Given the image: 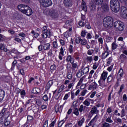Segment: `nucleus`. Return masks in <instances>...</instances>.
<instances>
[{"label":"nucleus","mask_w":127,"mask_h":127,"mask_svg":"<svg viewBox=\"0 0 127 127\" xmlns=\"http://www.w3.org/2000/svg\"><path fill=\"white\" fill-rule=\"evenodd\" d=\"M18 9L23 13H24V14H26V15L30 16L33 13L31 8L24 4H21L18 5Z\"/></svg>","instance_id":"1"},{"label":"nucleus","mask_w":127,"mask_h":127,"mask_svg":"<svg viewBox=\"0 0 127 127\" xmlns=\"http://www.w3.org/2000/svg\"><path fill=\"white\" fill-rule=\"evenodd\" d=\"M113 22L114 19H113V17L108 16L104 18L103 23L104 27H106L107 29H111L113 27Z\"/></svg>","instance_id":"2"},{"label":"nucleus","mask_w":127,"mask_h":127,"mask_svg":"<svg viewBox=\"0 0 127 127\" xmlns=\"http://www.w3.org/2000/svg\"><path fill=\"white\" fill-rule=\"evenodd\" d=\"M111 10L114 12H119L121 4L118 0H111L110 3Z\"/></svg>","instance_id":"3"},{"label":"nucleus","mask_w":127,"mask_h":127,"mask_svg":"<svg viewBox=\"0 0 127 127\" xmlns=\"http://www.w3.org/2000/svg\"><path fill=\"white\" fill-rule=\"evenodd\" d=\"M100 113V110H98L97 107L93 106L90 111V113L91 115H94V114H96L97 115L95 116V117L88 124V126H91V125H93L95 122H97V120L99 119V117L100 115H98Z\"/></svg>","instance_id":"4"},{"label":"nucleus","mask_w":127,"mask_h":127,"mask_svg":"<svg viewBox=\"0 0 127 127\" xmlns=\"http://www.w3.org/2000/svg\"><path fill=\"white\" fill-rule=\"evenodd\" d=\"M113 26L119 31H123L125 29V24L120 21H116L113 23Z\"/></svg>","instance_id":"5"},{"label":"nucleus","mask_w":127,"mask_h":127,"mask_svg":"<svg viewBox=\"0 0 127 127\" xmlns=\"http://www.w3.org/2000/svg\"><path fill=\"white\" fill-rule=\"evenodd\" d=\"M39 1L42 6L44 7H48L52 5V1L51 0H39Z\"/></svg>","instance_id":"6"},{"label":"nucleus","mask_w":127,"mask_h":127,"mask_svg":"<svg viewBox=\"0 0 127 127\" xmlns=\"http://www.w3.org/2000/svg\"><path fill=\"white\" fill-rule=\"evenodd\" d=\"M49 13L53 18H57L59 16V14H58L57 10L54 9H51L49 11Z\"/></svg>","instance_id":"7"},{"label":"nucleus","mask_w":127,"mask_h":127,"mask_svg":"<svg viewBox=\"0 0 127 127\" xmlns=\"http://www.w3.org/2000/svg\"><path fill=\"white\" fill-rule=\"evenodd\" d=\"M42 36L43 38H47V37L50 38V37L52 36V32H51L49 30H45L44 31V32L42 33Z\"/></svg>","instance_id":"8"},{"label":"nucleus","mask_w":127,"mask_h":127,"mask_svg":"<svg viewBox=\"0 0 127 127\" xmlns=\"http://www.w3.org/2000/svg\"><path fill=\"white\" fill-rule=\"evenodd\" d=\"M89 108L83 105H81L78 108V111L80 113H86L88 112V109Z\"/></svg>","instance_id":"9"},{"label":"nucleus","mask_w":127,"mask_h":127,"mask_svg":"<svg viewBox=\"0 0 127 127\" xmlns=\"http://www.w3.org/2000/svg\"><path fill=\"white\" fill-rule=\"evenodd\" d=\"M41 44H43V48L45 50H49L50 49V44L45 43V41L42 40L40 41Z\"/></svg>","instance_id":"10"},{"label":"nucleus","mask_w":127,"mask_h":127,"mask_svg":"<svg viewBox=\"0 0 127 127\" xmlns=\"http://www.w3.org/2000/svg\"><path fill=\"white\" fill-rule=\"evenodd\" d=\"M101 9L103 12H108L109 10H110L109 5L107 3L101 4Z\"/></svg>","instance_id":"11"},{"label":"nucleus","mask_w":127,"mask_h":127,"mask_svg":"<svg viewBox=\"0 0 127 127\" xmlns=\"http://www.w3.org/2000/svg\"><path fill=\"white\" fill-rule=\"evenodd\" d=\"M124 76V69L123 68H120L117 76V81H121V79L123 78Z\"/></svg>","instance_id":"12"},{"label":"nucleus","mask_w":127,"mask_h":127,"mask_svg":"<svg viewBox=\"0 0 127 127\" xmlns=\"http://www.w3.org/2000/svg\"><path fill=\"white\" fill-rule=\"evenodd\" d=\"M64 4L65 7H71L73 5L72 0H64Z\"/></svg>","instance_id":"13"},{"label":"nucleus","mask_w":127,"mask_h":127,"mask_svg":"<svg viewBox=\"0 0 127 127\" xmlns=\"http://www.w3.org/2000/svg\"><path fill=\"white\" fill-rule=\"evenodd\" d=\"M121 16L125 19H127V9H123L120 12Z\"/></svg>","instance_id":"14"},{"label":"nucleus","mask_w":127,"mask_h":127,"mask_svg":"<svg viewBox=\"0 0 127 127\" xmlns=\"http://www.w3.org/2000/svg\"><path fill=\"white\" fill-rule=\"evenodd\" d=\"M106 80H102L101 79H99L98 81V83L99 84V87L100 89H104V88H106L107 87V85H106Z\"/></svg>","instance_id":"15"},{"label":"nucleus","mask_w":127,"mask_h":127,"mask_svg":"<svg viewBox=\"0 0 127 127\" xmlns=\"http://www.w3.org/2000/svg\"><path fill=\"white\" fill-rule=\"evenodd\" d=\"M108 77V72L106 71H103V73L101 74L100 80H102V81H106V79Z\"/></svg>","instance_id":"16"},{"label":"nucleus","mask_w":127,"mask_h":127,"mask_svg":"<svg viewBox=\"0 0 127 127\" xmlns=\"http://www.w3.org/2000/svg\"><path fill=\"white\" fill-rule=\"evenodd\" d=\"M98 84L95 82H92L89 86V90H96L97 88H98Z\"/></svg>","instance_id":"17"},{"label":"nucleus","mask_w":127,"mask_h":127,"mask_svg":"<svg viewBox=\"0 0 127 127\" xmlns=\"http://www.w3.org/2000/svg\"><path fill=\"white\" fill-rule=\"evenodd\" d=\"M72 64L71 70L74 73H76L77 70H78V64L77 63H72L71 64Z\"/></svg>","instance_id":"18"},{"label":"nucleus","mask_w":127,"mask_h":127,"mask_svg":"<svg viewBox=\"0 0 127 127\" xmlns=\"http://www.w3.org/2000/svg\"><path fill=\"white\" fill-rule=\"evenodd\" d=\"M81 72L83 73V75L87 74L89 72V67H84V65H82L81 67Z\"/></svg>","instance_id":"19"},{"label":"nucleus","mask_w":127,"mask_h":127,"mask_svg":"<svg viewBox=\"0 0 127 127\" xmlns=\"http://www.w3.org/2000/svg\"><path fill=\"white\" fill-rule=\"evenodd\" d=\"M5 113H8V112H7V108L4 107L0 112V119L5 115Z\"/></svg>","instance_id":"20"},{"label":"nucleus","mask_w":127,"mask_h":127,"mask_svg":"<svg viewBox=\"0 0 127 127\" xmlns=\"http://www.w3.org/2000/svg\"><path fill=\"white\" fill-rule=\"evenodd\" d=\"M8 117H9V115H8L4 119V121L3 122V127H7L10 124V122L9 121H7V118H8Z\"/></svg>","instance_id":"21"},{"label":"nucleus","mask_w":127,"mask_h":127,"mask_svg":"<svg viewBox=\"0 0 127 127\" xmlns=\"http://www.w3.org/2000/svg\"><path fill=\"white\" fill-rule=\"evenodd\" d=\"M66 62H70V64L75 62V60H74V58H72L71 55H67L66 59Z\"/></svg>","instance_id":"22"},{"label":"nucleus","mask_w":127,"mask_h":127,"mask_svg":"<svg viewBox=\"0 0 127 127\" xmlns=\"http://www.w3.org/2000/svg\"><path fill=\"white\" fill-rule=\"evenodd\" d=\"M93 100L90 99H86L83 102V104L85 106V107H89L90 106V104H91V102Z\"/></svg>","instance_id":"23"},{"label":"nucleus","mask_w":127,"mask_h":127,"mask_svg":"<svg viewBox=\"0 0 127 127\" xmlns=\"http://www.w3.org/2000/svg\"><path fill=\"white\" fill-rule=\"evenodd\" d=\"M63 109V106L61 105L60 107L58 106H55V110L56 113H61L62 112V109Z\"/></svg>","instance_id":"24"},{"label":"nucleus","mask_w":127,"mask_h":127,"mask_svg":"<svg viewBox=\"0 0 127 127\" xmlns=\"http://www.w3.org/2000/svg\"><path fill=\"white\" fill-rule=\"evenodd\" d=\"M110 55V52L108 51H104L103 53L102 54V59H106Z\"/></svg>","instance_id":"25"},{"label":"nucleus","mask_w":127,"mask_h":127,"mask_svg":"<svg viewBox=\"0 0 127 127\" xmlns=\"http://www.w3.org/2000/svg\"><path fill=\"white\" fill-rule=\"evenodd\" d=\"M72 20L66 21L65 24L64 25L65 28H68V27H70L71 25H72Z\"/></svg>","instance_id":"26"},{"label":"nucleus","mask_w":127,"mask_h":127,"mask_svg":"<svg viewBox=\"0 0 127 127\" xmlns=\"http://www.w3.org/2000/svg\"><path fill=\"white\" fill-rule=\"evenodd\" d=\"M5 93L4 91L2 90V89H0V103L2 102V100H3V98H4V95Z\"/></svg>","instance_id":"27"},{"label":"nucleus","mask_w":127,"mask_h":127,"mask_svg":"<svg viewBox=\"0 0 127 127\" xmlns=\"http://www.w3.org/2000/svg\"><path fill=\"white\" fill-rule=\"evenodd\" d=\"M120 59L122 62H125L127 60V57L125 54H122L120 55Z\"/></svg>","instance_id":"28"},{"label":"nucleus","mask_w":127,"mask_h":127,"mask_svg":"<svg viewBox=\"0 0 127 127\" xmlns=\"http://www.w3.org/2000/svg\"><path fill=\"white\" fill-rule=\"evenodd\" d=\"M81 7L82 10H84L85 12H87V5L86 4V2L85 1H82L81 3Z\"/></svg>","instance_id":"29"},{"label":"nucleus","mask_w":127,"mask_h":127,"mask_svg":"<svg viewBox=\"0 0 127 127\" xmlns=\"http://www.w3.org/2000/svg\"><path fill=\"white\" fill-rule=\"evenodd\" d=\"M110 116H109L105 120L106 123H109V124H113L114 123V121L112 120V114L109 115Z\"/></svg>","instance_id":"30"},{"label":"nucleus","mask_w":127,"mask_h":127,"mask_svg":"<svg viewBox=\"0 0 127 127\" xmlns=\"http://www.w3.org/2000/svg\"><path fill=\"white\" fill-rule=\"evenodd\" d=\"M107 83H111L114 80V76L113 74H111L107 78Z\"/></svg>","instance_id":"31"},{"label":"nucleus","mask_w":127,"mask_h":127,"mask_svg":"<svg viewBox=\"0 0 127 127\" xmlns=\"http://www.w3.org/2000/svg\"><path fill=\"white\" fill-rule=\"evenodd\" d=\"M32 93L33 94H39L40 93V89L38 88H33L32 90Z\"/></svg>","instance_id":"32"},{"label":"nucleus","mask_w":127,"mask_h":127,"mask_svg":"<svg viewBox=\"0 0 127 127\" xmlns=\"http://www.w3.org/2000/svg\"><path fill=\"white\" fill-rule=\"evenodd\" d=\"M52 85H53V80H50L47 84L46 87H47V90H49V89H50V87H51Z\"/></svg>","instance_id":"33"},{"label":"nucleus","mask_w":127,"mask_h":127,"mask_svg":"<svg viewBox=\"0 0 127 127\" xmlns=\"http://www.w3.org/2000/svg\"><path fill=\"white\" fill-rule=\"evenodd\" d=\"M103 1H104V0H94L95 3L97 4V5L103 4Z\"/></svg>","instance_id":"34"},{"label":"nucleus","mask_w":127,"mask_h":127,"mask_svg":"<svg viewBox=\"0 0 127 127\" xmlns=\"http://www.w3.org/2000/svg\"><path fill=\"white\" fill-rule=\"evenodd\" d=\"M117 48H118V44L114 42L112 44V50H116Z\"/></svg>","instance_id":"35"},{"label":"nucleus","mask_w":127,"mask_h":127,"mask_svg":"<svg viewBox=\"0 0 127 127\" xmlns=\"http://www.w3.org/2000/svg\"><path fill=\"white\" fill-rule=\"evenodd\" d=\"M53 47L54 49H58V43H57V41L53 42Z\"/></svg>","instance_id":"36"},{"label":"nucleus","mask_w":127,"mask_h":127,"mask_svg":"<svg viewBox=\"0 0 127 127\" xmlns=\"http://www.w3.org/2000/svg\"><path fill=\"white\" fill-rule=\"evenodd\" d=\"M80 43L81 44V45H86V44L87 43V41L86 40V39H83L80 38Z\"/></svg>","instance_id":"37"},{"label":"nucleus","mask_w":127,"mask_h":127,"mask_svg":"<svg viewBox=\"0 0 127 127\" xmlns=\"http://www.w3.org/2000/svg\"><path fill=\"white\" fill-rule=\"evenodd\" d=\"M78 104V102H77V101H74L73 103H72V106H71V108H72V109H77V107L78 106L77 105Z\"/></svg>","instance_id":"38"},{"label":"nucleus","mask_w":127,"mask_h":127,"mask_svg":"<svg viewBox=\"0 0 127 127\" xmlns=\"http://www.w3.org/2000/svg\"><path fill=\"white\" fill-rule=\"evenodd\" d=\"M107 64H108V65H110L111 63H112V61H113V57L111 56L109 57L107 60Z\"/></svg>","instance_id":"39"},{"label":"nucleus","mask_w":127,"mask_h":127,"mask_svg":"<svg viewBox=\"0 0 127 127\" xmlns=\"http://www.w3.org/2000/svg\"><path fill=\"white\" fill-rule=\"evenodd\" d=\"M89 7L90 9L92 11H94L95 10V9H96V5H95V4L90 3L89 4Z\"/></svg>","instance_id":"40"},{"label":"nucleus","mask_w":127,"mask_h":127,"mask_svg":"<svg viewBox=\"0 0 127 127\" xmlns=\"http://www.w3.org/2000/svg\"><path fill=\"white\" fill-rule=\"evenodd\" d=\"M72 77H73V75H72V72H67V79H68L69 80H71V79H72Z\"/></svg>","instance_id":"41"},{"label":"nucleus","mask_w":127,"mask_h":127,"mask_svg":"<svg viewBox=\"0 0 127 127\" xmlns=\"http://www.w3.org/2000/svg\"><path fill=\"white\" fill-rule=\"evenodd\" d=\"M111 127V124L107 122H104L102 124V127Z\"/></svg>","instance_id":"42"},{"label":"nucleus","mask_w":127,"mask_h":127,"mask_svg":"<svg viewBox=\"0 0 127 127\" xmlns=\"http://www.w3.org/2000/svg\"><path fill=\"white\" fill-rule=\"evenodd\" d=\"M73 114L75 115V116H79V109L74 108L73 109Z\"/></svg>","instance_id":"43"},{"label":"nucleus","mask_w":127,"mask_h":127,"mask_svg":"<svg viewBox=\"0 0 127 127\" xmlns=\"http://www.w3.org/2000/svg\"><path fill=\"white\" fill-rule=\"evenodd\" d=\"M31 33L32 34H33L34 37H35V38H38V36H39V34H38V33L35 32L34 30H32L31 31Z\"/></svg>","instance_id":"44"},{"label":"nucleus","mask_w":127,"mask_h":127,"mask_svg":"<svg viewBox=\"0 0 127 127\" xmlns=\"http://www.w3.org/2000/svg\"><path fill=\"white\" fill-rule=\"evenodd\" d=\"M98 66H99V63H93V65L92 66V68L93 69V70H96L97 69V68H98Z\"/></svg>","instance_id":"45"},{"label":"nucleus","mask_w":127,"mask_h":127,"mask_svg":"<svg viewBox=\"0 0 127 127\" xmlns=\"http://www.w3.org/2000/svg\"><path fill=\"white\" fill-rule=\"evenodd\" d=\"M86 61L89 62V63H91L92 61H93V57L87 56L86 58Z\"/></svg>","instance_id":"46"},{"label":"nucleus","mask_w":127,"mask_h":127,"mask_svg":"<svg viewBox=\"0 0 127 127\" xmlns=\"http://www.w3.org/2000/svg\"><path fill=\"white\" fill-rule=\"evenodd\" d=\"M65 121H66V120H64L61 121L59 123V124H58V127H62V126L63 125V124H64V123H65Z\"/></svg>","instance_id":"47"},{"label":"nucleus","mask_w":127,"mask_h":127,"mask_svg":"<svg viewBox=\"0 0 127 127\" xmlns=\"http://www.w3.org/2000/svg\"><path fill=\"white\" fill-rule=\"evenodd\" d=\"M59 53L61 54L62 56H64V47H61Z\"/></svg>","instance_id":"48"},{"label":"nucleus","mask_w":127,"mask_h":127,"mask_svg":"<svg viewBox=\"0 0 127 127\" xmlns=\"http://www.w3.org/2000/svg\"><path fill=\"white\" fill-rule=\"evenodd\" d=\"M124 88H125V84L121 85L120 88V90L119 91V95H120V94H121V93H122V92H123V90H124Z\"/></svg>","instance_id":"49"},{"label":"nucleus","mask_w":127,"mask_h":127,"mask_svg":"<svg viewBox=\"0 0 127 127\" xmlns=\"http://www.w3.org/2000/svg\"><path fill=\"white\" fill-rule=\"evenodd\" d=\"M125 108H123L121 111V118H124L126 116Z\"/></svg>","instance_id":"50"},{"label":"nucleus","mask_w":127,"mask_h":127,"mask_svg":"<svg viewBox=\"0 0 127 127\" xmlns=\"http://www.w3.org/2000/svg\"><path fill=\"white\" fill-rule=\"evenodd\" d=\"M87 31L84 30V31H82L81 33V36L82 37H85V36H86V34H87Z\"/></svg>","instance_id":"51"},{"label":"nucleus","mask_w":127,"mask_h":127,"mask_svg":"<svg viewBox=\"0 0 127 127\" xmlns=\"http://www.w3.org/2000/svg\"><path fill=\"white\" fill-rule=\"evenodd\" d=\"M83 81H84V77H81L77 84L78 87H79V86H80V85H81L82 83H83Z\"/></svg>","instance_id":"52"},{"label":"nucleus","mask_w":127,"mask_h":127,"mask_svg":"<svg viewBox=\"0 0 127 127\" xmlns=\"http://www.w3.org/2000/svg\"><path fill=\"white\" fill-rule=\"evenodd\" d=\"M87 92H88V90H82V91L80 93L81 96H85V95H86V94Z\"/></svg>","instance_id":"53"},{"label":"nucleus","mask_w":127,"mask_h":127,"mask_svg":"<svg viewBox=\"0 0 127 127\" xmlns=\"http://www.w3.org/2000/svg\"><path fill=\"white\" fill-rule=\"evenodd\" d=\"M112 39H113V38H112V37L107 36L106 37V42H111V41H112Z\"/></svg>","instance_id":"54"},{"label":"nucleus","mask_w":127,"mask_h":127,"mask_svg":"<svg viewBox=\"0 0 127 127\" xmlns=\"http://www.w3.org/2000/svg\"><path fill=\"white\" fill-rule=\"evenodd\" d=\"M93 53H94V50H89L87 51V54H88V55H92Z\"/></svg>","instance_id":"55"},{"label":"nucleus","mask_w":127,"mask_h":127,"mask_svg":"<svg viewBox=\"0 0 127 127\" xmlns=\"http://www.w3.org/2000/svg\"><path fill=\"white\" fill-rule=\"evenodd\" d=\"M81 39V37H79L78 38H76L75 39V43H77V44H79L80 43V40Z\"/></svg>","instance_id":"56"},{"label":"nucleus","mask_w":127,"mask_h":127,"mask_svg":"<svg viewBox=\"0 0 127 127\" xmlns=\"http://www.w3.org/2000/svg\"><path fill=\"white\" fill-rule=\"evenodd\" d=\"M43 100H44V101H45V102H47L48 101L49 98H48V96H47V95H45L43 97Z\"/></svg>","instance_id":"57"},{"label":"nucleus","mask_w":127,"mask_h":127,"mask_svg":"<svg viewBox=\"0 0 127 127\" xmlns=\"http://www.w3.org/2000/svg\"><path fill=\"white\" fill-rule=\"evenodd\" d=\"M68 50L69 51V53L71 54L73 53V46L70 45L69 47Z\"/></svg>","instance_id":"58"},{"label":"nucleus","mask_w":127,"mask_h":127,"mask_svg":"<svg viewBox=\"0 0 127 127\" xmlns=\"http://www.w3.org/2000/svg\"><path fill=\"white\" fill-rule=\"evenodd\" d=\"M32 120H33V117H32L30 115H28L27 116V121H28L29 122H31V121H32Z\"/></svg>","instance_id":"59"},{"label":"nucleus","mask_w":127,"mask_h":127,"mask_svg":"<svg viewBox=\"0 0 127 127\" xmlns=\"http://www.w3.org/2000/svg\"><path fill=\"white\" fill-rule=\"evenodd\" d=\"M55 124H56V120L52 122L51 124H50V127H54Z\"/></svg>","instance_id":"60"},{"label":"nucleus","mask_w":127,"mask_h":127,"mask_svg":"<svg viewBox=\"0 0 127 127\" xmlns=\"http://www.w3.org/2000/svg\"><path fill=\"white\" fill-rule=\"evenodd\" d=\"M86 38L87 39H92V35H91V33H87Z\"/></svg>","instance_id":"61"},{"label":"nucleus","mask_w":127,"mask_h":127,"mask_svg":"<svg viewBox=\"0 0 127 127\" xmlns=\"http://www.w3.org/2000/svg\"><path fill=\"white\" fill-rule=\"evenodd\" d=\"M36 103L38 106H39V105H40V104L42 103L41 100L38 99H36Z\"/></svg>","instance_id":"62"},{"label":"nucleus","mask_w":127,"mask_h":127,"mask_svg":"<svg viewBox=\"0 0 127 127\" xmlns=\"http://www.w3.org/2000/svg\"><path fill=\"white\" fill-rule=\"evenodd\" d=\"M98 42L99 44H103L104 41H103V38H98Z\"/></svg>","instance_id":"63"},{"label":"nucleus","mask_w":127,"mask_h":127,"mask_svg":"<svg viewBox=\"0 0 127 127\" xmlns=\"http://www.w3.org/2000/svg\"><path fill=\"white\" fill-rule=\"evenodd\" d=\"M121 2H123L125 4V6H127V0H120Z\"/></svg>","instance_id":"64"}]
</instances>
